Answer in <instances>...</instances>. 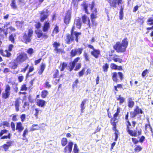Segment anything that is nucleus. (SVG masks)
<instances>
[{
  "instance_id": "f03ea898",
  "label": "nucleus",
  "mask_w": 153,
  "mask_h": 153,
  "mask_svg": "<svg viewBox=\"0 0 153 153\" xmlns=\"http://www.w3.org/2000/svg\"><path fill=\"white\" fill-rule=\"evenodd\" d=\"M71 34H66L65 38V42L68 44H70L71 42L74 40V36L76 37L75 40L77 42H78V37L79 35H81L80 33H78L76 31H73V29H72L71 31Z\"/></svg>"
},
{
  "instance_id": "dca6fc26",
  "label": "nucleus",
  "mask_w": 153,
  "mask_h": 153,
  "mask_svg": "<svg viewBox=\"0 0 153 153\" xmlns=\"http://www.w3.org/2000/svg\"><path fill=\"white\" fill-rule=\"evenodd\" d=\"M82 19L83 22L90 25V21L86 15H84L82 17Z\"/></svg>"
},
{
  "instance_id": "2f4dec72",
  "label": "nucleus",
  "mask_w": 153,
  "mask_h": 153,
  "mask_svg": "<svg viewBox=\"0 0 153 153\" xmlns=\"http://www.w3.org/2000/svg\"><path fill=\"white\" fill-rule=\"evenodd\" d=\"M48 92L47 91L44 90L42 92L41 96L43 98H45L48 94Z\"/></svg>"
},
{
  "instance_id": "79ce46f5",
  "label": "nucleus",
  "mask_w": 153,
  "mask_h": 153,
  "mask_svg": "<svg viewBox=\"0 0 153 153\" xmlns=\"http://www.w3.org/2000/svg\"><path fill=\"white\" fill-rule=\"evenodd\" d=\"M117 100L120 101V104L123 103L125 101V99L123 97H121L120 96L117 99Z\"/></svg>"
},
{
  "instance_id": "864d4df0",
  "label": "nucleus",
  "mask_w": 153,
  "mask_h": 153,
  "mask_svg": "<svg viewBox=\"0 0 153 153\" xmlns=\"http://www.w3.org/2000/svg\"><path fill=\"white\" fill-rule=\"evenodd\" d=\"M41 24L39 22H37L35 25V26L36 28L38 29L40 27Z\"/></svg>"
},
{
  "instance_id": "4c0bfd02",
  "label": "nucleus",
  "mask_w": 153,
  "mask_h": 153,
  "mask_svg": "<svg viewBox=\"0 0 153 153\" xmlns=\"http://www.w3.org/2000/svg\"><path fill=\"white\" fill-rule=\"evenodd\" d=\"M83 56L85 58L86 61H89L90 58L88 55L87 53L85 52H84L83 54Z\"/></svg>"
},
{
  "instance_id": "1a4fd4ad",
  "label": "nucleus",
  "mask_w": 153,
  "mask_h": 153,
  "mask_svg": "<svg viewBox=\"0 0 153 153\" xmlns=\"http://www.w3.org/2000/svg\"><path fill=\"white\" fill-rule=\"evenodd\" d=\"M73 145V143L72 142L70 141L68 143V145L65 147L64 149V152L65 153H71Z\"/></svg>"
},
{
  "instance_id": "49530a36",
  "label": "nucleus",
  "mask_w": 153,
  "mask_h": 153,
  "mask_svg": "<svg viewBox=\"0 0 153 153\" xmlns=\"http://www.w3.org/2000/svg\"><path fill=\"white\" fill-rule=\"evenodd\" d=\"M4 53H4V56H6L7 57H10L11 55V53L9 52L7 50H6Z\"/></svg>"
},
{
  "instance_id": "bf43d9fd",
  "label": "nucleus",
  "mask_w": 153,
  "mask_h": 153,
  "mask_svg": "<svg viewBox=\"0 0 153 153\" xmlns=\"http://www.w3.org/2000/svg\"><path fill=\"white\" fill-rule=\"evenodd\" d=\"M132 140L133 143L135 144H137L139 142L138 140L136 138H132Z\"/></svg>"
},
{
  "instance_id": "473e14b6",
  "label": "nucleus",
  "mask_w": 153,
  "mask_h": 153,
  "mask_svg": "<svg viewBox=\"0 0 153 153\" xmlns=\"http://www.w3.org/2000/svg\"><path fill=\"white\" fill-rule=\"evenodd\" d=\"M77 55H80L82 53L83 49L82 48H79L75 49Z\"/></svg>"
},
{
  "instance_id": "09e8293b",
  "label": "nucleus",
  "mask_w": 153,
  "mask_h": 153,
  "mask_svg": "<svg viewBox=\"0 0 153 153\" xmlns=\"http://www.w3.org/2000/svg\"><path fill=\"white\" fill-rule=\"evenodd\" d=\"M15 123L13 122H11V127L13 131H14L15 130Z\"/></svg>"
},
{
  "instance_id": "69168bd1",
  "label": "nucleus",
  "mask_w": 153,
  "mask_h": 153,
  "mask_svg": "<svg viewBox=\"0 0 153 153\" xmlns=\"http://www.w3.org/2000/svg\"><path fill=\"white\" fill-rule=\"evenodd\" d=\"M3 147L5 151L7 150L9 147V146L7 144H4L3 146Z\"/></svg>"
},
{
  "instance_id": "e433bc0d",
  "label": "nucleus",
  "mask_w": 153,
  "mask_h": 153,
  "mask_svg": "<svg viewBox=\"0 0 153 153\" xmlns=\"http://www.w3.org/2000/svg\"><path fill=\"white\" fill-rule=\"evenodd\" d=\"M22 22L17 21L16 22V25L18 28H21L23 25Z\"/></svg>"
},
{
  "instance_id": "a211bd4d",
  "label": "nucleus",
  "mask_w": 153,
  "mask_h": 153,
  "mask_svg": "<svg viewBox=\"0 0 153 153\" xmlns=\"http://www.w3.org/2000/svg\"><path fill=\"white\" fill-rule=\"evenodd\" d=\"M46 102L41 100H38L37 102V105L41 107H44L45 104Z\"/></svg>"
},
{
  "instance_id": "0eeeda50",
  "label": "nucleus",
  "mask_w": 153,
  "mask_h": 153,
  "mask_svg": "<svg viewBox=\"0 0 153 153\" xmlns=\"http://www.w3.org/2000/svg\"><path fill=\"white\" fill-rule=\"evenodd\" d=\"M10 87L9 85H7L6 86L5 92H3L2 94V97L6 99L9 97L10 95Z\"/></svg>"
},
{
  "instance_id": "5701e85b",
  "label": "nucleus",
  "mask_w": 153,
  "mask_h": 153,
  "mask_svg": "<svg viewBox=\"0 0 153 153\" xmlns=\"http://www.w3.org/2000/svg\"><path fill=\"white\" fill-rule=\"evenodd\" d=\"M19 104L20 102L19 100L18 99L16 100L15 101V109L16 111H18L19 110Z\"/></svg>"
},
{
  "instance_id": "ddd939ff",
  "label": "nucleus",
  "mask_w": 153,
  "mask_h": 153,
  "mask_svg": "<svg viewBox=\"0 0 153 153\" xmlns=\"http://www.w3.org/2000/svg\"><path fill=\"white\" fill-rule=\"evenodd\" d=\"M50 27V23L48 22H46L44 24L42 28V30L44 32H47Z\"/></svg>"
},
{
  "instance_id": "7c9ffc66",
  "label": "nucleus",
  "mask_w": 153,
  "mask_h": 153,
  "mask_svg": "<svg viewBox=\"0 0 153 153\" xmlns=\"http://www.w3.org/2000/svg\"><path fill=\"white\" fill-rule=\"evenodd\" d=\"M73 151L74 153H79V149L77 145L76 144L74 145Z\"/></svg>"
},
{
  "instance_id": "13d9d810",
  "label": "nucleus",
  "mask_w": 153,
  "mask_h": 153,
  "mask_svg": "<svg viewBox=\"0 0 153 153\" xmlns=\"http://www.w3.org/2000/svg\"><path fill=\"white\" fill-rule=\"evenodd\" d=\"M28 132V131L27 129H25L23 132L22 135L23 137L24 138L25 137V135L27 134Z\"/></svg>"
},
{
  "instance_id": "5fc2aeb1",
  "label": "nucleus",
  "mask_w": 153,
  "mask_h": 153,
  "mask_svg": "<svg viewBox=\"0 0 153 153\" xmlns=\"http://www.w3.org/2000/svg\"><path fill=\"white\" fill-rule=\"evenodd\" d=\"M85 71V69H82V71H81L80 72H79V77L82 76L84 74Z\"/></svg>"
},
{
  "instance_id": "3c124183",
  "label": "nucleus",
  "mask_w": 153,
  "mask_h": 153,
  "mask_svg": "<svg viewBox=\"0 0 153 153\" xmlns=\"http://www.w3.org/2000/svg\"><path fill=\"white\" fill-rule=\"evenodd\" d=\"M26 116L25 114H22L20 117L21 120L22 122H23L25 121V119Z\"/></svg>"
},
{
  "instance_id": "4be33fe9",
  "label": "nucleus",
  "mask_w": 153,
  "mask_h": 153,
  "mask_svg": "<svg viewBox=\"0 0 153 153\" xmlns=\"http://www.w3.org/2000/svg\"><path fill=\"white\" fill-rule=\"evenodd\" d=\"M128 106L130 108H132L134 105V102L132 101L131 98L128 99Z\"/></svg>"
},
{
  "instance_id": "de8ad7c7",
  "label": "nucleus",
  "mask_w": 153,
  "mask_h": 153,
  "mask_svg": "<svg viewBox=\"0 0 153 153\" xmlns=\"http://www.w3.org/2000/svg\"><path fill=\"white\" fill-rule=\"evenodd\" d=\"M11 5L13 8L16 9V6L15 4V0H12V3L11 4Z\"/></svg>"
},
{
  "instance_id": "6e6552de",
  "label": "nucleus",
  "mask_w": 153,
  "mask_h": 153,
  "mask_svg": "<svg viewBox=\"0 0 153 153\" xmlns=\"http://www.w3.org/2000/svg\"><path fill=\"white\" fill-rule=\"evenodd\" d=\"M123 74L120 72H119L118 73L116 72H114L112 73V78L114 81L117 82L118 81V77H119L121 80L123 78Z\"/></svg>"
},
{
  "instance_id": "393cba45",
  "label": "nucleus",
  "mask_w": 153,
  "mask_h": 153,
  "mask_svg": "<svg viewBox=\"0 0 153 153\" xmlns=\"http://www.w3.org/2000/svg\"><path fill=\"white\" fill-rule=\"evenodd\" d=\"M39 128L38 125L33 124L32 125L31 127L30 128V131H34L39 129Z\"/></svg>"
},
{
  "instance_id": "412c9836",
  "label": "nucleus",
  "mask_w": 153,
  "mask_h": 153,
  "mask_svg": "<svg viewBox=\"0 0 153 153\" xmlns=\"http://www.w3.org/2000/svg\"><path fill=\"white\" fill-rule=\"evenodd\" d=\"M11 64L12 65L11 66L12 68L15 69L17 68L18 65L19 64L15 59L14 60L13 62Z\"/></svg>"
},
{
  "instance_id": "0e129e2a",
  "label": "nucleus",
  "mask_w": 153,
  "mask_h": 153,
  "mask_svg": "<svg viewBox=\"0 0 153 153\" xmlns=\"http://www.w3.org/2000/svg\"><path fill=\"white\" fill-rule=\"evenodd\" d=\"M45 67V64L42 63L41 65L40 69L44 71Z\"/></svg>"
},
{
  "instance_id": "58836bf2",
  "label": "nucleus",
  "mask_w": 153,
  "mask_h": 153,
  "mask_svg": "<svg viewBox=\"0 0 153 153\" xmlns=\"http://www.w3.org/2000/svg\"><path fill=\"white\" fill-rule=\"evenodd\" d=\"M117 0H112V3H111V5L112 6L116 7L117 6Z\"/></svg>"
},
{
  "instance_id": "bb28decb",
  "label": "nucleus",
  "mask_w": 153,
  "mask_h": 153,
  "mask_svg": "<svg viewBox=\"0 0 153 153\" xmlns=\"http://www.w3.org/2000/svg\"><path fill=\"white\" fill-rule=\"evenodd\" d=\"M83 8L85 11V13L87 14H88V11L87 8L88 6V4L85 2H83L82 4Z\"/></svg>"
},
{
  "instance_id": "f8f14e48",
  "label": "nucleus",
  "mask_w": 153,
  "mask_h": 153,
  "mask_svg": "<svg viewBox=\"0 0 153 153\" xmlns=\"http://www.w3.org/2000/svg\"><path fill=\"white\" fill-rule=\"evenodd\" d=\"M100 51L99 50L95 49L91 51V53L92 55L96 58H97L100 54Z\"/></svg>"
},
{
  "instance_id": "e2e57ef3",
  "label": "nucleus",
  "mask_w": 153,
  "mask_h": 153,
  "mask_svg": "<svg viewBox=\"0 0 153 153\" xmlns=\"http://www.w3.org/2000/svg\"><path fill=\"white\" fill-rule=\"evenodd\" d=\"M24 78V77L23 76H19L18 79L19 82H21L23 80Z\"/></svg>"
},
{
  "instance_id": "7ed1b4c3",
  "label": "nucleus",
  "mask_w": 153,
  "mask_h": 153,
  "mask_svg": "<svg viewBox=\"0 0 153 153\" xmlns=\"http://www.w3.org/2000/svg\"><path fill=\"white\" fill-rule=\"evenodd\" d=\"M27 58V55L26 53L21 52L17 54V57L15 59L20 64L25 61Z\"/></svg>"
},
{
  "instance_id": "4468645a",
  "label": "nucleus",
  "mask_w": 153,
  "mask_h": 153,
  "mask_svg": "<svg viewBox=\"0 0 153 153\" xmlns=\"http://www.w3.org/2000/svg\"><path fill=\"white\" fill-rule=\"evenodd\" d=\"M71 19V13L70 12L68 11L66 14L65 16L64 19V22L65 24H67L69 22Z\"/></svg>"
},
{
  "instance_id": "423d86ee",
  "label": "nucleus",
  "mask_w": 153,
  "mask_h": 153,
  "mask_svg": "<svg viewBox=\"0 0 153 153\" xmlns=\"http://www.w3.org/2000/svg\"><path fill=\"white\" fill-rule=\"evenodd\" d=\"M94 3L93 2L91 4H89V6L90 7L91 10L92 11V13L91 15V18L92 19H95L96 17L97 10V9L94 8Z\"/></svg>"
},
{
  "instance_id": "774afa93",
  "label": "nucleus",
  "mask_w": 153,
  "mask_h": 153,
  "mask_svg": "<svg viewBox=\"0 0 153 153\" xmlns=\"http://www.w3.org/2000/svg\"><path fill=\"white\" fill-rule=\"evenodd\" d=\"M75 64L73 62H72V64L71 65V68L70 69V71H71L73 69V68H74L75 65Z\"/></svg>"
},
{
  "instance_id": "f3484780",
  "label": "nucleus",
  "mask_w": 153,
  "mask_h": 153,
  "mask_svg": "<svg viewBox=\"0 0 153 153\" xmlns=\"http://www.w3.org/2000/svg\"><path fill=\"white\" fill-rule=\"evenodd\" d=\"M127 131L128 133L131 136L136 137L137 135V131H132L129 130V127L127 126Z\"/></svg>"
},
{
  "instance_id": "20e7f679",
  "label": "nucleus",
  "mask_w": 153,
  "mask_h": 153,
  "mask_svg": "<svg viewBox=\"0 0 153 153\" xmlns=\"http://www.w3.org/2000/svg\"><path fill=\"white\" fill-rule=\"evenodd\" d=\"M33 34V30L31 29H29L27 33H25L23 36V40L24 42L26 43L30 42Z\"/></svg>"
},
{
  "instance_id": "9d476101",
  "label": "nucleus",
  "mask_w": 153,
  "mask_h": 153,
  "mask_svg": "<svg viewBox=\"0 0 153 153\" xmlns=\"http://www.w3.org/2000/svg\"><path fill=\"white\" fill-rule=\"evenodd\" d=\"M48 11L47 10H44L41 13L40 18L41 21L43 22L46 19L48 16Z\"/></svg>"
},
{
  "instance_id": "052dcab7",
  "label": "nucleus",
  "mask_w": 153,
  "mask_h": 153,
  "mask_svg": "<svg viewBox=\"0 0 153 153\" xmlns=\"http://www.w3.org/2000/svg\"><path fill=\"white\" fill-rule=\"evenodd\" d=\"M45 85L46 88H49L51 87V85L49 84V82H46L45 83Z\"/></svg>"
},
{
  "instance_id": "6ab92c4d",
  "label": "nucleus",
  "mask_w": 153,
  "mask_h": 153,
  "mask_svg": "<svg viewBox=\"0 0 153 153\" xmlns=\"http://www.w3.org/2000/svg\"><path fill=\"white\" fill-rule=\"evenodd\" d=\"M87 99H84L82 102L80 104V108L81 109V113H83V110L85 108V106H84L86 103Z\"/></svg>"
},
{
  "instance_id": "f257e3e1",
  "label": "nucleus",
  "mask_w": 153,
  "mask_h": 153,
  "mask_svg": "<svg viewBox=\"0 0 153 153\" xmlns=\"http://www.w3.org/2000/svg\"><path fill=\"white\" fill-rule=\"evenodd\" d=\"M128 44V39L125 38L122 40L121 42H117L114 47L117 52H124L126 51Z\"/></svg>"
},
{
  "instance_id": "8fccbe9b",
  "label": "nucleus",
  "mask_w": 153,
  "mask_h": 153,
  "mask_svg": "<svg viewBox=\"0 0 153 153\" xmlns=\"http://www.w3.org/2000/svg\"><path fill=\"white\" fill-rule=\"evenodd\" d=\"M27 90V88L25 85H22L21 87V91H26Z\"/></svg>"
},
{
  "instance_id": "2eb2a0df",
  "label": "nucleus",
  "mask_w": 153,
  "mask_h": 153,
  "mask_svg": "<svg viewBox=\"0 0 153 153\" xmlns=\"http://www.w3.org/2000/svg\"><path fill=\"white\" fill-rule=\"evenodd\" d=\"M24 127L22 126V123L20 122L16 123V129L18 130L19 132H21L24 129Z\"/></svg>"
},
{
  "instance_id": "f704fd0d",
  "label": "nucleus",
  "mask_w": 153,
  "mask_h": 153,
  "mask_svg": "<svg viewBox=\"0 0 153 153\" xmlns=\"http://www.w3.org/2000/svg\"><path fill=\"white\" fill-rule=\"evenodd\" d=\"M134 111L137 113V114H142L143 111L141 109H140L138 107H137L136 108L134 109Z\"/></svg>"
},
{
  "instance_id": "680f3d73",
  "label": "nucleus",
  "mask_w": 153,
  "mask_h": 153,
  "mask_svg": "<svg viewBox=\"0 0 153 153\" xmlns=\"http://www.w3.org/2000/svg\"><path fill=\"white\" fill-rule=\"evenodd\" d=\"M81 66V64L80 63H79L76 67V68L75 69V70L76 71L78 70H79Z\"/></svg>"
},
{
  "instance_id": "4d7b16f0",
  "label": "nucleus",
  "mask_w": 153,
  "mask_h": 153,
  "mask_svg": "<svg viewBox=\"0 0 153 153\" xmlns=\"http://www.w3.org/2000/svg\"><path fill=\"white\" fill-rule=\"evenodd\" d=\"M117 67L118 66L112 63L111 65V67L112 69H116L117 68Z\"/></svg>"
},
{
  "instance_id": "6e6d98bb",
  "label": "nucleus",
  "mask_w": 153,
  "mask_h": 153,
  "mask_svg": "<svg viewBox=\"0 0 153 153\" xmlns=\"http://www.w3.org/2000/svg\"><path fill=\"white\" fill-rule=\"evenodd\" d=\"M118 113H116L114 115V118L112 119V121L114 120L115 121L117 120V117L118 115Z\"/></svg>"
},
{
  "instance_id": "b1692460",
  "label": "nucleus",
  "mask_w": 153,
  "mask_h": 153,
  "mask_svg": "<svg viewBox=\"0 0 153 153\" xmlns=\"http://www.w3.org/2000/svg\"><path fill=\"white\" fill-rule=\"evenodd\" d=\"M124 8V7L121 6L119 12V18L120 20H122L123 17V10Z\"/></svg>"
},
{
  "instance_id": "338daca9",
  "label": "nucleus",
  "mask_w": 153,
  "mask_h": 153,
  "mask_svg": "<svg viewBox=\"0 0 153 153\" xmlns=\"http://www.w3.org/2000/svg\"><path fill=\"white\" fill-rule=\"evenodd\" d=\"M148 73V70L147 69L145 70L142 73V76L143 77H144Z\"/></svg>"
},
{
  "instance_id": "ea45409f",
  "label": "nucleus",
  "mask_w": 153,
  "mask_h": 153,
  "mask_svg": "<svg viewBox=\"0 0 153 153\" xmlns=\"http://www.w3.org/2000/svg\"><path fill=\"white\" fill-rule=\"evenodd\" d=\"M145 129L146 130H147L148 129H150L152 133V128H151L150 125L149 123L148 124H146L145 125Z\"/></svg>"
},
{
  "instance_id": "603ef678",
  "label": "nucleus",
  "mask_w": 153,
  "mask_h": 153,
  "mask_svg": "<svg viewBox=\"0 0 153 153\" xmlns=\"http://www.w3.org/2000/svg\"><path fill=\"white\" fill-rule=\"evenodd\" d=\"M27 53L31 55L33 52V50L32 48L29 49L27 51Z\"/></svg>"
},
{
  "instance_id": "9b49d317",
  "label": "nucleus",
  "mask_w": 153,
  "mask_h": 153,
  "mask_svg": "<svg viewBox=\"0 0 153 153\" xmlns=\"http://www.w3.org/2000/svg\"><path fill=\"white\" fill-rule=\"evenodd\" d=\"M80 19L79 18L76 19L74 21V23L73 25L72 29H73V31L75 28V27L80 29L81 27V23L80 22Z\"/></svg>"
},
{
  "instance_id": "37998d69",
  "label": "nucleus",
  "mask_w": 153,
  "mask_h": 153,
  "mask_svg": "<svg viewBox=\"0 0 153 153\" xmlns=\"http://www.w3.org/2000/svg\"><path fill=\"white\" fill-rule=\"evenodd\" d=\"M59 32V27L56 26L53 31V34H56Z\"/></svg>"
},
{
  "instance_id": "cd10ccee",
  "label": "nucleus",
  "mask_w": 153,
  "mask_h": 153,
  "mask_svg": "<svg viewBox=\"0 0 153 153\" xmlns=\"http://www.w3.org/2000/svg\"><path fill=\"white\" fill-rule=\"evenodd\" d=\"M15 36H16L15 34H12L9 36V39L13 43H14V40H15L14 37Z\"/></svg>"
},
{
  "instance_id": "c85d7f7f",
  "label": "nucleus",
  "mask_w": 153,
  "mask_h": 153,
  "mask_svg": "<svg viewBox=\"0 0 153 153\" xmlns=\"http://www.w3.org/2000/svg\"><path fill=\"white\" fill-rule=\"evenodd\" d=\"M134 150L137 152H139L142 149V147L139 145H137L135 146Z\"/></svg>"
},
{
  "instance_id": "c03bdc74",
  "label": "nucleus",
  "mask_w": 153,
  "mask_h": 153,
  "mask_svg": "<svg viewBox=\"0 0 153 153\" xmlns=\"http://www.w3.org/2000/svg\"><path fill=\"white\" fill-rule=\"evenodd\" d=\"M59 46V44L56 42H54V43L53 44V46L55 48V50L56 51H57V52L59 51L58 49L57 48V47Z\"/></svg>"
},
{
  "instance_id": "a19ab883",
  "label": "nucleus",
  "mask_w": 153,
  "mask_h": 153,
  "mask_svg": "<svg viewBox=\"0 0 153 153\" xmlns=\"http://www.w3.org/2000/svg\"><path fill=\"white\" fill-rule=\"evenodd\" d=\"M147 22L148 24L149 25H153V18H149L148 19Z\"/></svg>"
},
{
  "instance_id": "c9c22d12",
  "label": "nucleus",
  "mask_w": 153,
  "mask_h": 153,
  "mask_svg": "<svg viewBox=\"0 0 153 153\" xmlns=\"http://www.w3.org/2000/svg\"><path fill=\"white\" fill-rule=\"evenodd\" d=\"M109 68L108 65L106 63L105 65H103L102 66L103 71L105 72H106L108 71V69Z\"/></svg>"
},
{
  "instance_id": "c756f323",
  "label": "nucleus",
  "mask_w": 153,
  "mask_h": 153,
  "mask_svg": "<svg viewBox=\"0 0 153 153\" xmlns=\"http://www.w3.org/2000/svg\"><path fill=\"white\" fill-rule=\"evenodd\" d=\"M67 142V140L66 138H63L61 140V144L63 146H65Z\"/></svg>"
},
{
  "instance_id": "72a5a7b5",
  "label": "nucleus",
  "mask_w": 153,
  "mask_h": 153,
  "mask_svg": "<svg viewBox=\"0 0 153 153\" xmlns=\"http://www.w3.org/2000/svg\"><path fill=\"white\" fill-rule=\"evenodd\" d=\"M77 54L75 49H72L71 52V57H74Z\"/></svg>"
},
{
  "instance_id": "a878e982",
  "label": "nucleus",
  "mask_w": 153,
  "mask_h": 153,
  "mask_svg": "<svg viewBox=\"0 0 153 153\" xmlns=\"http://www.w3.org/2000/svg\"><path fill=\"white\" fill-rule=\"evenodd\" d=\"M118 56L117 55H115L113 58V59L114 61L115 62H119L120 63H121L122 61V59H121L119 58H118L117 57Z\"/></svg>"
},
{
  "instance_id": "39448f33",
  "label": "nucleus",
  "mask_w": 153,
  "mask_h": 153,
  "mask_svg": "<svg viewBox=\"0 0 153 153\" xmlns=\"http://www.w3.org/2000/svg\"><path fill=\"white\" fill-rule=\"evenodd\" d=\"M35 33L37 35V37L40 39H46L48 37V36L46 33H43L42 31L41 30H35Z\"/></svg>"
},
{
  "instance_id": "aec40b11",
  "label": "nucleus",
  "mask_w": 153,
  "mask_h": 153,
  "mask_svg": "<svg viewBox=\"0 0 153 153\" xmlns=\"http://www.w3.org/2000/svg\"><path fill=\"white\" fill-rule=\"evenodd\" d=\"M67 64L65 62H63L62 64H61L60 66L59 67V68L61 71H63L67 67Z\"/></svg>"
},
{
  "instance_id": "a18cd8bd",
  "label": "nucleus",
  "mask_w": 153,
  "mask_h": 153,
  "mask_svg": "<svg viewBox=\"0 0 153 153\" xmlns=\"http://www.w3.org/2000/svg\"><path fill=\"white\" fill-rule=\"evenodd\" d=\"M35 110L36 111V112L34 114V115L35 117H37L38 116L39 114V112L40 111H41L39 110V109L38 108H36L35 109Z\"/></svg>"
}]
</instances>
